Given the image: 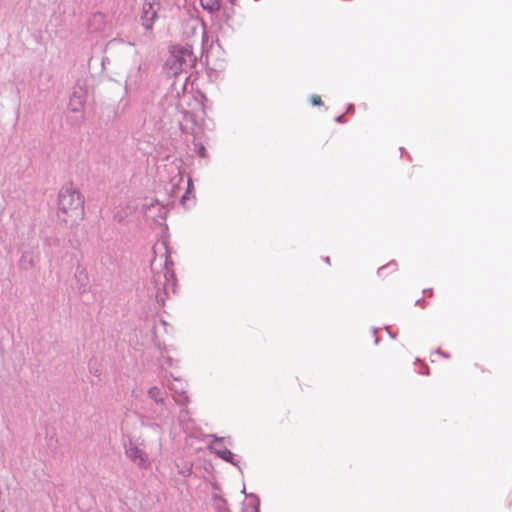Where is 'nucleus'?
Masks as SVG:
<instances>
[{
  "instance_id": "6e6552de",
  "label": "nucleus",
  "mask_w": 512,
  "mask_h": 512,
  "mask_svg": "<svg viewBox=\"0 0 512 512\" xmlns=\"http://www.w3.org/2000/svg\"><path fill=\"white\" fill-rule=\"evenodd\" d=\"M311 103L313 105H321L322 104V100H321V97L319 95H313L311 97Z\"/></svg>"
},
{
  "instance_id": "39448f33",
  "label": "nucleus",
  "mask_w": 512,
  "mask_h": 512,
  "mask_svg": "<svg viewBox=\"0 0 512 512\" xmlns=\"http://www.w3.org/2000/svg\"><path fill=\"white\" fill-rule=\"evenodd\" d=\"M148 395L157 403H163L162 392L158 387H152L148 391Z\"/></svg>"
},
{
  "instance_id": "1a4fd4ad",
  "label": "nucleus",
  "mask_w": 512,
  "mask_h": 512,
  "mask_svg": "<svg viewBox=\"0 0 512 512\" xmlns=\"http://www.w3.org/2000/svg\"><path fill=\"white\" fill-rule=\"evenodd\" d=\"M174 61L177 62L179 64V66L182 65V62H181V60L179 58H175Z\"/></svg>"
},
{
  "instance_id": "0eeeda50",
  "label": "nucleus",
  "mask_w": 512,
  "mask_h": 512,
  "mask_svg": "<svg viewBox=\"0 0 512 512\" xmlns=\"http://www.w3.org/2000/svg\"><path fill=\"white\" fill-rule=\"evenodd\" d=\"M386 269H391L392 271L397 269V264L395 262H391L386 266H383L379 269V273L382 274Z\"/></svg>"
},
{
  "instance_id": "423d86ee",
  "label": "nucleus",
  "mask_w": 512,
  "mask_h": 512,
  "mask_svg": "<svg viewBox=\"0 0 512 512\" xmlns=\"http://www.w3.org/2000/svg\"><path fill=\"white\" fill-rule=\"evenodd\" d=\"M220 456H221V458H223L226 461H231V458L233 457V453L228 449H224L222 452H220Z\"/></svg>"
},
{
  "instance_id": "f257e3e1",
  "label": "nucleus",
  "mask_w": 512,
  "mask_h": 512,
  "mask_svg": "<svg viewBox=\"0 0 512 512\" xmlns=\"http://www.w3.org/2000/svg\"><path fill=\"white\" fill-rule=\"evenodd\" d=\"M84 197L72 185L64 186L58 195L57 215L67 224L74 225L84 219Z\"/></svg>"
},
{
  "instance_id": "20e7f679",
  "label": "nucleus",
  "mask_w": 512,
  "mask_h": 512,
  "mask_svg": "<svg viewBox=\"0 0 512 512\" xmlns=\"http://www.w3.org/2000/svg\"><path fill=\"white\" fill-rule=\"evenodd\" d=\"M203 9L209 12H215L220 9V0H200Z\"/></svg>"
},
{
  "instance_id": "7ed1b4c3",
  "label": "nucleus",
  "mask_w": 512,
  "mask_h": 512,
  "mask_svg": "<svg viewBox=\"0 0 512 512\" xmlns=\"http://www.w3.org/2000/svg\"><path fill=\"white\" fill-rule=\"evenodd\" d=\"M126 454L128 458L140 468H148V456L147 454L137 446H130Z\"/></svg>"
},
{
  "instance_id": "f03ea898",
  "label": "nucleus",
  "mask_w": 512,
  "mask_h": 512,
  "mask_svg": "<svg viewBox=\"0 0 512 512\" xmlns=\"http://www.w3.org/2000/svg\"><path fill=\"white\" fill-rule=\"evenodd\" d=\"M159 3L157 0H146L143 5L142 21L147 30H151L158 16Z\"/></svg>"
}]
</instances>
